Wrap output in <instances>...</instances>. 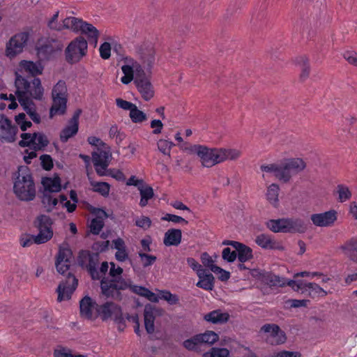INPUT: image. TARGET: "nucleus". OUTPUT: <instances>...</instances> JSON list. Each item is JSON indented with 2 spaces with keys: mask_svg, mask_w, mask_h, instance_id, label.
Instances as JSON below:
<instances>
[{
  "mask_svg": "<svg viewBox=\"0 0 357 357\" xmlns=\"http://www.w3.org/2000/svg\"><path fill=\"white\" fill-rule=\"evenodd\" d=\"M288 233H305L307 227L301 219L287 218Z\"/></svg>",
  "mask_w": 357,
  "mask_h": 357,
  "instance_id": "nucleus-35",
  "label": "nucleus"
},
{
  "mask_svg": "<svg viewBox=\"0 0 357 357\" xmlns=\"http://www.w3.org/2000/svg\"><path fill=\"white\" fill-rule=\"evenodd\" d=\"M191 151L195 153L204 167H212L219 164L218 148H208L204 145H194Z\"/></svg>",
  "mask_w": 357,
  "mask_h": 357,
  "instance_id": "nucleus-9",
  "label": "nucleus"
},
{
  "mask_svg": "<svg viewBox=\"0 0 357 357\" xmlns=\"http://www.w3.org/2000/svg\"><path fill=\"white\" fill-rule=\"evenodd\" d=\"M296 63L300 66L301 73L300 75V79L302 81L305 80L310 75V66L309 64V60L305 56H301L296 58Z\"/></svg>",
  "mask_w": 357,
  "mask_h": 357,
  "instance_id": "nucleus-41",
  "label": "nucleus"
},
{
  "mask_svg": "<svg viewBox=\"0 0 357 357\" xmlns=\"http://www.w3.org/2000/svg\"><path fill=\"white\" fill-rule=\"evenodd\" d=\"M337 194L338 195V200L340 202H344L349 200L351 197V192L349 188L344 185L340 184L337 186Z\"/></svg>",
  "mask_w": 357,
  "mask_h": 357,
  "instance_id": "nucleus-48",
  "label": "nucleus"
},
{
  "mask_svg": "<svg viewBox=\"0 0 357 357\" xmlns=\"http://www.w3.org/2000/svg\"><path fill=\"white\" fill-rule=\"evenodd\" d=\"M261 331L270 333L269 337L267 338V342L272 345L282 344L287 340L285 333L277 324H264L261 328Z\"/></svg>",
  "mask_w": 357,
  "mask_h": 357,
  "instance_id": "nucleus-14",
  "label": "nucleus"
},
{
  "mask_svg": "<svg viewBox=\"0 0 357 357\" xmlns=\"http://www.w3.org/2000/svg\"><path fill=\"white\" fill-rule=\"evenodd\" d=\"M212 272L218 275V279L222 282H226L230 278V273L220 266H213Z\"/></svg>",
  "mask_w": 357,
  "mask_h": 357,
  "instance_id": "nucleus-56",
  "label": "nucleus"
},
{
  "mask_svg": "<svg viewBox=\"0 0 357 357\" xmlns=\"http://www.w3.org/2000/svg\"><path fill=\"white\" fill-rule=\"evenodd\" d=\"M15 86L16 87L15 94L17 99H36L41 100L43 96L44 89L41 81L38 77L29 78L27 75H20L15 73Z\"/></svg>",
  "mask_w": 357,
  "mask_h": 357,
  "instance_id": "nucleus-2",
  "label": "nucleus"
},
{
  "mask_svg": "<svg viewBox=\"0 0 357 357\" xmlns=\"http://www.w3.org/2000/svg\"><path fill=\"white\" fill-rule=\"evenodd\" d=\"M121 307L118 304L107 301L102 305H96V311L102 321L113 319L114 316L119 314Z\"/></svg>",
  "mask_w": 357,
  "mask_h": 357,
  "instance_id": "nucleus-19",
  "label": "nucleus"
},
{
  "mask_svg": "<svg viewBox=\"0 0 357 357\" xmlns=\"http://www.w3.org/2000/svg\"><path fill=\"white\" fill-rule=\"evenodd\" d=\"M54 357H84L82 355H73L70 349L64 347L55 349L54 351Z\"/></svg>",
  "mask_w": 357,
  "mask_h": 357,
  "instance_id": "nucleus-59",
  "label": "nucleus"
},
{
  "mask_svg": "<svg viewBox=\"0 0 357 357\" xmlns=\"http://www.w3.org/2000/svg\"><path fill=\"white\" fill-rule=\"evenodd\" d=\"M79 31L81 34L87 37V42L93 45L94 47L97 45L99 31L92 24H81Z\"/></svg>",
  "mask_w": 357,
  "mask_h": 357,
  "instance_id": "nucleus-27",
  "label": "nucleus"
},
{
  "mask_svg": "<svg viewBox=\"0 0 357 357\" xmlns=\"http://www.w3.org/2000/svg\"><path fill=\"white\" fill-rule=\"evenodd\" d=\"M88 42L83 36L73 40L65 50L66 60L69 63L79 62L86 55Z\"/></svg>",
  "mask_w": 357,
  "mask_h": 357,
  "instance_id": "nucleus-5",
  "label": "nucleus"
},
{
  "mask_svg": "<svg viewBox=\"0 0 357 357\" xmlns=\"http://www.w3.org/2000/svg\"><path fill=\"white\" fill-rule=\"evenodd\" d=\"M18 128L4 114H0V141L12 143L16 140Z\"/></svg>",
  "mask_w": 357,
  "mask_h": 357,
  "instance_id": "nucleus-12",
  "label": "nucleus"
},
{
  "mask_svg": "<svg viewBox=\"0 0 357 357\" xmlns=\"http://www.w3.org/2000/svg\"><path fill=\"white\" fill-rule=\"evenodd\" d=\"M139 54L144 67L151 69L155 61V50L152 45L142 46Z\"/></svg>",
  "mask_w": 357,
  "mask_h": 357,
  "instance_id": "nucleus-26",
  "label": "nucleus"
},
{
  "mask_svg": "<svg viewBox=\"0 0 357 357\" xmlns=\"http://www.w3.org/2000/svg\"><path fill=\"white\" fill-rule=\"evenodd\" d=\"M111 157L112 154L108 148L107 150L98 149L97 151H94L92 153V161L93 165H97L98 164H102V162H106V164L109 165Z\"/></svg>",
  "mask_w": 357,
  "mask_h": 357,
  "instance_id": "nucleus-34",
  "label": "nucleus"
},
{
  "mask_svg": "<svg viewBox=\"0 0 357 357\" xmlns=\"http://www.w3.org/2000/svg\"><path fill=\"white\" fill-rule=\"evenodd\" d=\"M197 336L201 344H207L212 345L219 340L218 335L212 331H207L204 333L197 334Z\"/></svg>",
  "mask_w": 357,
  "mask_h": 357,
  "instance_id": "nucleus-44",
  "label": "nucleus"
},
{
  "mask_svg": "<svg viewBox=\"0 0 357 357\" xmlns=\"http://www.w3.org/2000/svg\"><path fill=\"white\" fill-rule=\"evenodd\" d=\"M29 38V34L25 32L13 36L6 43V56L10 59L15 57L23 51Z\"/></svg>",
  "mask_w": 357,
  "mask_h": 357,
  "instance_id": "nucleus-11",
  "label": "nucleus"
},
{
  "mask_svg": "<svg viewBox=\"0 0 357 357\" xmlns=\"http://www.w3.org/2000/svg\"><path fill=\"white\" fill-rule=\"evenodd\" d=\"M174 145L173 142L165 139H160L158 142V148L164 155H170V149Z\"/></svg>",
  "mask_w": 357,
  "mask_h": 357,
  "instance_id": "nucleus-54",
  "label": "nucleus"
},
{
  "mask_svg": "<svg viewBox=\"0 0 357 357\" xmlns=\"http://www.w3.org/2000/svg\"><path fill=\"white\" fill-rule=\"evenodd\" d=\"M182 232L178 229H168L164 236L163 243L166 246H177L181 242Z\"/></svg>",
  "mask_w": 357,
  "mask_h": 357,
  "instance_id": "nucleus-31",
  "label": "nucleus"
},
{
  "mask_svg": "<svg viewBox=\"0 0 357 357\" xmlns=\"http://www.w3.org/2000/svg\"><path fill=\"white\" fill-rule=\"evenodd\" d=\"M100 57L108 59L111 56V45L107 42L103 43L99 49Z\"/></svg>",
  "mask_w": 357,
  "mask_h": 357,
  "instance_id": "nucleus-62",
  "label": "nucleus"
},
{
  "mask_svg": "<svg viewBox=\"0 0 357 357\" xmlns=\"http://www.w3.org/2000/svg\"><path fill=\"white\" fill-rule=\"evenodd\" d=\"M200 271L197 273L199 281L197 282L196 286L206 291L213 290L215 282L214 276L206 269Z\"/></svg>",
  "mask_w": 357,
  "mask_h": 357,
  "instance_id": "nucleus-22",
  "label": "nucleus"
},
{
  "mask_svg": "<svg viewBox=\"0 0 357 357\" xmlns=\"http://www.w3.org/2000/svg\"><path fill=\"white\" fill-rule=\"evenodd\" d=\"M305 285L310 290L309 295L312 298H314L316 296L324 297L328 294L327 291L316 283L308 282L307 284H305Z\"/></svg>",
  "mask_w": 357,
  "mask_h": 357,
  "instance_id": "nucleus-46",
  "label": "nucleus"
},
{
  "mask_svg": "<svg viewBox=\"0 0 357 357\" xmlns=\"http://www.w3.org/2000/svg\"><path fill=\"white\" fill-rule=\"evenodd\" d=\"M102 217H107L106 212L102 209H98V218H93L89 225L90 231L93 234L98 235L104 227V222Z\"/></svg>",
  "mask_w": 357,
  "mask_h": 357,
  "instance_id": "nucleus-36",
  "label": "nucleus"
},
{
  "mask_svg": "<svg viewBox=\"0 0 357 357\" xmlns=\"http://www.w3.org/2000/svg\"><path fill=\"white\" fill-rule=\"evenodd\" d=\"M139 257H140L142 265L144 268L153 265L157 260V257L155 256L144 252H139Z\"/></svg>",
  "mask_w": 357,
  "mask_h": 357,
  "instance_id": "nucleus-55",
  "label": "nucleus"
},
{
  "mask_svg": "<svg viewBox=\"0 0 357 357\" xmlns=\"http://www.w3.org/2000/svg\"><path fill=\"white\" fill-rule=\"evenodd\" d=\"M129 116L132 121L135 123H142L147 119L146 114L139 110L136 105L131 109Z\"/></svg>",
  "mask_w": 357,
  "mask_h": 357,
  "instance_id": "nucleus-50",
  "label": "nucleus"
},
{
  "mask_svg": "<svg viewBox=\"0 0 357 357\" xmlns=\"http://www.w3.org/2000/svg\"><path fill=\"white\" fill-rule=\"evenodd\" d=\"M310 219L317 227H331L337 220V212L335 210H331L324 213H314L311 215Z\"/></svg>",
  "mask_w": 357,
  "mask_h": 357,
  "instance_id": "nucleus-18",
  "label": "nucleus"
},
{
  "mask_svg": "<svg viewBox=\"0 0 357 357\" xmlns=\"http://www.w3.org/2000/svg\"><path fill=\"white\" fill-rule=\"evenodd\" d=\"M306 163L301 158H291L280 164V181L288 183L292 176L305 169Z\"/></svg>",
  "mask_w": 357,
  "mask_h": 357,
  "instance_id": "nucleus-8",
  "label": "nucleus"
},
{
  "mask_svg": "<svg viewBox=\"0 0 357 357\" xmlns=\"http://www.w3.org/2000/svg\"><path fill=\"white\" fill-rule=\"evenodd\" d=\"M42 167L46 170L50 171L53 167V160L50 155L44 154L40 157Z\"/></svg>",
  "mask_w": 357,
  "mask_h": 357,
  "instance_id": "nucleus-61",
  "label": "nucleus"
},
{
  "mask_svg": "<svg viewBox=\"0 0 357 357\" xmlns=\"http://www.w3.org/2000/svg\"><path fill=\"white\" fill-rule=\"evenodd\" d=\"M264 280L270 286L282 287L284 284V278L275 275L271 273H268L264 275Z\"/></svg>",
  "mask_w": 357,
  "mask_h": 357,
  "instance_id": "nucleus-47",
  "label": "nucleus"
},
{
  "mask_svg": "<svg viewBox=\"0 0 357 357\" xmlns=\"http://www.w3.org/2000/svg\"><path fill=\"white\" fill-rule=\"evenodd\" d=\"M222 257L227 262H234L237 258V251H236V250L231 251L229 248H225L222 250Z\"/></svg>",
  "mask_w": 357,
  "mask_h": 357,
  "instance_id": "nucleus-57",
  "label": "nucleus"
},
{
  "mask_svg": "<svg viewBox=\"0 0 357 357\" xmlns=\"http://www.w3.org/2000/svg\"><path fill=\"white\" fill-rule=\"evenodd\" d=\"M134 84L144 100L148 101L153 97V87L148 77L142 79L137 77L134 79Z\"/></svg>",
  "mask_w": 357,
  "mask_h": 357,
  "instance_id": "nucleus-21",
  "label": "nucleus"
},
{
  "mask_svg": "<svg viewBox=\"0 0 357 357\" xmlns=\"http://www.w3.org/2000/svg\"><path fill=\"white\" fill-rule=\"evenodd\" d=\"M219 164L227 160L234 161L241 155V151L236 149L218 148Z\"/></svg>",
  "mask_w": 357,
  "mask_h": 357,
  "instance_id": "nucleus-30",
  "label": "nucleus"
},
{
  "mask_svg": "<svg viewBox=\"0 0 357 357\" xmlns=\"http://www.w3.org/2000/svg\"><path fill=\"white\" fill-rule=\"evenodd\" d=\"M15 121L22 131H26L32 126V123L27 120L26 116L24 113H20L16 115L15 116Z\"/></svg>",
  "mask_w": 357,
  "mask_h": 357,
  "instance_id": "nucleus-51",
  "label": "nucleus"
},
{
  "mask_svg": "<svg viewBox=\"0 0 357 357\" xmlns=\"http://www.w3.org/2000/svg\"><path fill=\"white\" fill-rule=\"evenodd\" d=\"M344 59L351 65L357 67V53L354 51H347L343 54Z\"/></svg>",
  "mask_w": 357,
  "mask_h": 357,
  "instance_id": "nucleus-64",
  "label": "nucleus"
},
{
  "mask_svg": "<svg viewBox=\"0 0 357 357\" xmlns=\"http://www.w3.org/2000/svg\"><path fill=\"white\" fill-rule=\"evenodd\" d=\"M59 13L58 10L53 13L48 10H45L43 13H40L39 15L36 16L37 22H56Z\"/></svg>",
  "mask_w": 357,
  "mask_h": 357,
  "instance_id": "nucleus-43",
  "label": "nucleus"
},
{
  "mask_svg": "<svg viewBox=\"0 0 357 357\" xmlns=\"http://www.w3.org/2000/svg\"><path fill=\"white\" fill-rule=\"evenodd\" d=\"M260 169L264 172L273 173L275 178L280 181V164L262 165L260 166Z\"/></svg>",
  "mask_w": 357,
  "mask_h": 357,
  "instance_id": "nucleus-49",
  "label": "nucleus"
},
{
  "mask_svg": "<svg viewBox=\"0 0 357 357\" xmlns=\"http://www.w3.org/2000/svg\"><path fill=\"white\" fill-rule=\"evenodd\" d=\"M41 202L45 208V211L50 213L58 204V199L54 197L52 193H50L49 192H43Z\"/></svg>",
  "mask_w": 357,
  "mask_h": 357,
  "instance_id": "nucleus-40",
  "label": "nucleus"
},
{
  "mask_svg": "<svg viewBox=\"0 0 357 357\" xmlns=\"http://www.w3.org/2000/svg\"><path fill=\"white\" fill-rule=\"evenodd\" d=\"M109 280L113 281V284H114V287L119 291H121V290H125L128 288L130 289V286H131L124 279H123L121 277H119L118 278H112Z\"/></svg>",
  "mask_w": 357,
  "mask_h": 357,
  "instance_id": "nucleus-60",
  "label": "nucleus"
},
{
  "mask_svg": "<svg viewBox=\"0 0 357 357\" xmlns=\"http://www.w3.org/2000/svg\"><path fill=\"white\" fill-rule=\"evenodd\" d=\"M20 66L21 68L20 73L30 75L29 78L36 77V75L43 73V67L40 64L31 61L23 60L20 62Z\"/></svg>",
  "mask_w": 357,
  "mask_h": 357,
  "instance_id": "nucleus-25",
  "label": "nucleus"
},
{
  "mask_svg": "<svg viewBox=\"0 0 357 357\" xmlns=\"http://www.w3.org/2000/svg\"><path fill=\"white\" fill-rule=\"evenodd\" d=\"M347 250L354 261L357 260V238L350 240L347 244Z\"/></svg>",
  "mask_w": 357,
  "mask_h": 357,
  "instance_id": "nucleus-58",
  "label": "nucleus"
},
{
  "mask_svg": "<svg viewBox=\"0 0 357 357\" xmlns=\"http://www.w3.org/2000/svg\"><path fill=\"white\" fill-rule=\"evenodd\" d=\"M13 191L22 201H32L36 197V190L32 174L26 166H20L15 178Z\"/></svg>",
  "mask_w": 357,
  "mask_h": 357,
  "instance_id": "nucleus-1",
  "label": "nucleus"
},
{
  "mask_svg": "<svg viewBox=\"0 0 357 357\" xmlns=\"http://www.w3.org/2000/svg\"><path fill=\"white\" fill-rule=\"evenodd\" d=\"M68 90L66 84L63 80H59L54 86L52 91L53 104L50 109V116L52 117L56 114H63L66 110Z\"/></svg>",
  "mask_w": 357,
  "mask_h": 357,
  "instance_id": "nucleus-4",
  "label": "nucleus"
},
{
  "mask_svg": "<svg viewBox=\"0 0 357 357\" xmlns=\"http://www.w3.org/2000/svg\"><path fill=\"white\" fill-rule=\"evenodd\" d=\"M237 258L240 262H246L253 258L252 250L246 245L240 243L237 248Z\"/></svg>",
  "mask_w": 357,
  "mask_h": 357,
  "instance_id": "nucleus-38",
  "label": "nucleus"
},
{
  "mask_svg": "<svg viewBox=\"0 0 357 357\" xmlns=\"http://www.w3.org/2000/svg\"><path fill=\"white\" fill-rule=\"evenodd\" d=\"M41 183L44 188L43 192H58L61 190V178L59 176L44 177Z\"/></svg>",
  "mask_w": 357,
  "mask_h": 357,
  "instance_id": "nucleus-32",
  "label": "nucleus"
},
{
  "mask_svg": "<svg viewBox=\"0 0 357 357\" xmlns=\"http://www.w3.org/2000/svg\"><path fill=\"white\" fill-rule=\"evenodd\" d=\"M22 139L18 142L20 147H31L35 151H45L50 144L47 135L42 132L33 133L23 132L20 135Z\"/></svg>",
  "mask_w": 357,
  "mask_h": 357,
  "instance_id": "nucleus-6",
  "label": "nucleus"
},
{
  "mask_svg": "<svg viewBox=\"0 0 357 357\" xmlns=\"http://www.w3.org/2000/svg\"><path fill=\"white\" fill-rule=\"evenodd\" d=\"M199 344H201V343L197 335L185 340L183 343V347L189 351L197 350V346Z\"/></svg>",
  "mask_w": 357,
  "mask_h": 357,
  "instance_id": "nucleus-53",
  "label": "nucleus"
},
{
  "mask_svg": "<svg viewBox=\"0 0 357 357\" xmlns=\"http://www.w3.org/2000/svg\"><path fill=\"white\" fill-rule=\"evenodd\" d=\"M230 351L226 348L214 347L203 354L204 357H229Z\"/></svg>",
  "mask_w": 357,
  "mask_h": 357,
  "instance_id": "nucleus-45",
  "label": "nucleus"
},
{
  "mask_svg": "<svg viewBox=\"0 0 357 357\" xmlns=\"http://www.w3.org/2000/svg\"><path fill=\"white\" fill-rule=\"evenodd\" d=\"M79 265L87 270L93 280H99L101 277L98 271L99 264V254L91 252L88 250H82L79 253Z\"/></svg>",
  "mask_w": 357,
  "mask_h": 357,
  "instance_id": "nucleus-7",
  "label": "nucleus"
},
{
  "mask_svg": "<svg viewBox=\"0 0 357 357\" xmlns=\"http://www.w3.org/2000/svg\"><path fill=\"white\" fill-rule=\"evenodd\" d=\"M72 256L73 252L70 249L66 247H59L55 261L56 268L59 273L64 275L70 270Z\"/></svg>",
  "mask_w": 357,
  "mask_h": 357,
  "instance_id": "nucleus-15",
  "label": "nucleus"
},
{
  "mask_svg": "<svg viewBox=\"0 0 357 357\" xmlns=\"http://www.w3.org/2000/svg\"><path fill=\"white\" fill-rule=\"evenodd\" d=\"M268 229L274 233H288L287 218L269 220L266 222Z\"/></svg>",
  "mask_w": 357,
  "mask_h": 357,
  "instance_id": "nucleus-33",
  "label": "nucleus"
},
{
  "mask_svg": "<svg viewBox=\"0 0 357 357\" xmlns=\"http://www.w3.org/2000/svg\"><path fill=\"white\" fill-rule=\"evenodd\" d=\"M255 243L264 250H274L284 251V246L282 242L277 241L273 236L268 234H260L255 240Z\"/></svg>",
  "mask_w": 357,
  "mask_h": 357,
  "instance_id": "nucleus-16",
  "label": "nucleus"
},
{
  "mask_svg": "<svg viewBox=\"0 0 357 357\" xmlns=\"http://www.w3.org/2000/svg\"><path fill=\"white\" fill-rule=\"evenodd\" d=\"M52 219L46 215H40L37 216L34 221V225L38 230L37 235L22 237L20 244L22 247H29L33 243L36 244H43L50 241L53 236Z\"/></svg>",
  "mask_w": 357,
  "mask_h": 357,
  "instance_id": "nucleus-3",
  "label": "nucleus"
},
{
  "mask_svg": "<svg viewBox=\"0 0 357 357\" xmlns=\"http://www.w3.org/2000/svg\"><path fill=\"white\" fill-rule=\"evenodd\" d=\"M90 184L93 192H98L105 197L109 195L110 185L108 183L91 181Z\"/></svg>",
  "mask_w": 357,
  "mask_h": 357,
  "instance_id": "nucleus-42",
  "label": "nucleus"
},
{
  "mask_svg": "<svg viewBox=\"0 0 357 357\" xmlns=\"http://www.w3.org/2000/svg\"><path fill=\"white\" fill-rule=\"evenodd\" d=\"M279 191L280 187L276 183H272L267 188L266 199L274 207H277L279 204Z\"/></svg>",
  "mask_w": 357,
  "mask_h": 357,
  "instance_id": "nucleus-39",
  "label": "nucleus"
},
{
  "mask_svg": "<svg viewBox=\"0 0 357 357\" xmlns=\"http://www.w3.org/2000/svg\"><path fill=\"white\" fill-rule=\"evenodd\" d=\"M138 190L141 196L139 205L142 207H144L148 204L149 200L153 197V189L151 186L144 183L143 185L139 186Z\"/></svg>",
  "mask_w": 357,
  "mask_h": 357,
  "instance_id": "nucleus-37",
  "label": "nucleus"
},
{
  "mask_svg": "<svg viewBox=\"0 0 357 357\" xmlns=\"http://www.w3.org/2000/svg\"><path fill=\"white\" fill-rule=\"evenodd\" d=\"M165 314V310L161 307L147 304L144 307V326L149 334H152L155 331L154 321L157 317H162Z\"/></svg>",
  "mask_w": 357,
  "mask_h": 357,
  "instance_id": "nucleus-13",
  "label": "nucleus"
},
{
  "mask_svg": "<svg viewBox=\"0 0 357 357\" xmlns=\"http://www.w3.org/2000/svg\"><path fill=\"white\" fill-rule=\"evenodd\" d=\"M18 101L30 119L34 123H40L41 121L40 116L37 112L36 106L32 99H22L20 98Z\"/></svg>",
  "mask_w": 357,
  "mask_h": 357,
  "instance_id": "nucleus-23",
  "label": "nucleus"
},
{
  "mask_svg": "<svg viewBox=\"0 0 357 357\" xmlns=\"http://www.w3.org/2000/svg\"><path fill=\"white\" fill-rule=\"evenodd\" d=\"M229 314L223 312L221 310H213L204 316V319L214 324H222L228 321Z\"/></svg>",
  "mask_w": 357,
  "mask_h": 357,
  "instance_id": "nucleus-29",
  "label": "nucleus"
},
{
  "mask_svg": "<svg viewBox=\"0 0 357 357\" xmlns=\"http://www.w3.org/2000/svg\"><path fill=\"white\" fill-rule=\"evenodd\" d=\"M135 225L144 230H146L151 227V220L149 217L143 215L135 220Z\"/></svg>",
  "mask_w": 357,
  "mask_h": 357,
  "instance_id": "nucleus-63",
  "label": "nucleus"
},
{
  "mask_svg": "<svg viewBox=\"0 0 357 357\" xmlns=\"http://www.w3.org/2000/svg\"><path fill=\"white\" fill-rule=\"evenodd\" d=\"M56 43V40H47L43 44H38L36 47L37 55L40 60H48L52 54L59 49V47H55L52 43Z\"/></svg>",
  "mask_w": 357,
  "mask_h": 357,
  "instance_id": "nucleus-24",
  "label": "nucleus"
},
{
  "mask_svg": "<svg viewBox=\"0 0 357 357\" xmlns=\"http://www.w3.org/2000/svg\"><path fill=\"white\" fill-rule=\"evenodd\" d=\"M81 113V109L76 110L72 118L68 121V126L61 130L60 139L62 142H66L70 137L77 133L79 129V118Z\"/></svg>",
  "mask_w": 357,
  "mask_h": 357,
  "instance_id": "nucleus-17",
  "label": "nucleus"
},
{
  "mask_svg": "<svg viewBox=\"0 0 357 357\" xmlns=\"http://www.w3.org/2000/svg\"><path fill=\"white\" fill-rule=\"evenodd\" d=\"M160 298L166 301L169 305H176L179 301L176 294H173L167 290L160 291Z\"/></svg>",
  "mask_w": 357,
  "mask_h": 357,
  "instance_id": "nucleus-52",
  "label": "nucleus"
},
{
  "mask_svg": "<svg viewBox=\"0 0 357 357\" xmlns=\"http://www.w3.org/2000/svg\"><path fill=\"white\" fill-rule=\"evenodd\" d=\"M78 285V280L74 274L68 271L65 280H62L56 289L58 294L57 301H68L71 298L72 294Z\"/></svg>",
  "mask_w": 357,
  "mask_h": 357,
  "instance_id": "nucleus-10",
  "label": "nucleus"
},
{
  "mask_svg": "<svg viewBox=\"0 0 357 357\" xmlns=\"http://www.w3.org/2000/svg\"><path fill=\"white\" fill-rule=\"evenodd\" d=\"M101 293L106 298H112L114 300L121 301L122 294L114 287L113 281L107 278H103L100 281Z\"/></svg>",
  "mask_w": 357,
  "mask_h": 357,
  "instance_id": "nucleus-20",
  "label": "nucleus"
},
{
  "mask_svg": "<svg viewBox=\"0 0 357 357\" xmlns=\"http://www.w3.org/2000/svg\"><path fill=\"white\" fill-rule=\"evenodd\" d=\"M96 303L91 297L86 296L79 302L80 315L87 319L93 317V309H96Z\"/></svg>",
  "mask_w": 357,
  "mask_h": 357,
  "instance_id": "nucleus-28",
  "label": "nucleus"
}]
</instances>
